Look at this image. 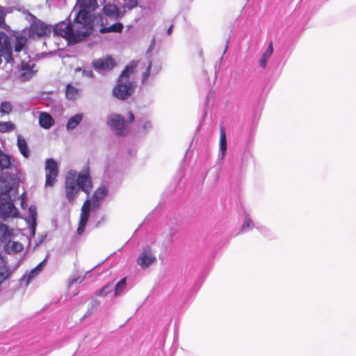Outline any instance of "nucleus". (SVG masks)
<instances>
[{
  "instance_id": "obj_39",
  "label": "nucleus",
  "mask_w": 356,
  "mask_h": 356,
  "mask_svg": "<svg viewBox=\"0 0 356 356\" xmlns=\"http://www.w3.org/2000/svg\"><path fill=\"white\" fill-rule=\"evenodd\" d=\"M178 232L177 228L175 226L170 227L168 236H169V241L170 243L174 241V237Z\"/></svg>"
},
{
  "instance_id": "obj_54",
  "label": "nucleus",
  "mask_w": 356,
  "mask_h": 356,
  "mask_svg": "<svg viewBox=\"0 0 356 356\" xmlns=\"http://www.w3.org/2000/svg\"><path fill=\"white\" fill-rule=\"evenodd\" d=\"M230 35L228 37V38L226 40V45H225V49H224V51H223V54H225V52L227 51V49H228V44H229V40H230Z\"/></svg>"
},
{
  "instance_id": "obj_46",
  "label": "nucleus",
  "mask_w": 356,
  "mask_h": 356,
  "mask_svg": "<svg viewBox=\"0 0 356 356\" xmlns=\"http://www.w3.org/2000/svg\"><path fill=\"white\" fill-rule=\"evenodd\" d=\"M86 225L87 223L79 222L78 228L76 229L77 234L81 235L84 232Z\"/></svg>"
},
{
  "instance_id": "obj_3",
  "label": "nucleus",
  "mask_w": 356,
  "mask_h": 356,
  "mask_svg": "<svg viewBox=\"0 0 356 356\" xmlns=\"http://www.w3.org/2000/svg\"><path fill=\"white\" fill-rule=\"evenodd\" d=\"M76 6H79V10L74 19V23L82 24L89 31L93 29L95 23L103 26V15L101 13L98 15L91 13L98 7L97 0H77Z\"/></svg>"
},
{
  "instance_id": "obj_52",
  "label": "nucleus",
  "mask_w": 356,
  "mask_h": 356,
  "mask_svg": "<svg viewBox=\"0 0 356 356\" xmlns=\"http://www.w3.org/2000/svg\"><path fill=\"white\" fill-rule=\"evenodd\" d=\"M100 202L101 201L99 200L92 199V201H91V206H92L94 208L97 209L100 205Z\"/></svg>"
},
{
  "instance_id": "obj_61",
  "label": "nucleus",
  "mask_w": 356,
  "mask_h": 356,
  "mask_svg": "<svg viewBox=\"0 0 356 356\" xmlns=\"http://www.w3.org/2000/svg\"><path fill=\"white\" fill-rule=\"evenodd\" d=\"M76 280H77L76 279V280H75V279H74V280H72V282H71V284H73V283H74V282H76Z\"/></svg>"
},
{
  "instance_id": "obj_2",
  "label": "nucleus",
  "mask_w": 356,
  "mask_h": 356,
  "mask_svg": "<svg viewBox=\"0 0 356 356\" xmlns=\"http://www.w3.org/2000/svg\"><path fill=\"white\" fill-rule=\"evenodd\" d=\"M92 187V183L88 165L84 166L79 173L74 170H70L65 176V193L70 204L74 203L80 191L88 195Z\"/></svg>"
},
{
  "instance_id": "obj_62",
  "label": "nucleus",
  "mask_w": 356,
  "mask_h": 356,
  "mask_svg": "<svg viewBox=\"0 0 356 356\" xmlns=\"http://www.w3.org/2000/svg\"><path fill=\"white\" fill-rule=\"evenodd\" d=\"M101 222V221H99L97 225H96V227H98L99 224Z\"/></svg>"
},
{
  "instance_id": "obj_43",
  "label": "nucleus",
  "mask_w": 356,
  "mask_h": 356,
  "mask_svg": "<svg viewBox=\"0 0 356 356\" xmlns=\"http://www.w3.org/2000/svg\"><path fill=\"white\" fill-rule=\"evenodd\" d=\"M273 52V42L270 41L267 47L266 51L263 53L264 57H268V58L272 56Z\"/></svg>"
},
{
  "instance_id": "obj_18",
  "label": "nucleus",
  "mask_w": 356,
  "mask_h": 356,
  "mask_svg": "<svg viewBox=\"0 0 356 356\" xmlns=\"http://www.w3.org/2000/svg\"><path fill=\"white\" fill-rule=\"evenodd\" d=\"M17 145L18 147L19 151L20 153L25 157L29 158L30 156V149L28 147L27 143L25 138L19 135L17 136Z\"/></svg>"
},
{
  "instance_id": "obj_56",
  "label": "nucleus",
  "mask_w": 356,
  "mask_h": 356,
  "mask_svg": "<svg viewBox=\"0 0 356 356\" xmlns=\"http://www.w3.org/2000/svg\"><path fill=\"white\" fill-rule=\"evenodd\" d=\"M259 229L260 232L261 233H263L264 234H265V235H266V232H268V229L266 227H260Z\"/></svg>"
},
{
  "instance_id": "obj_48",
  "label": "nucleus",
  "mask_w": 356,
  "mask_h": 356,
  "mask_svg": "<svg viewBox=\"0 0 356 356\" xmlns=\"http://www.w3.org/2000/svg\"><path fill=\"white\" fill-rule=\"evenodd\" d=\"M268 60V58L264 57V56L262 54V56L259 61V65L262 69H264L266 67Z\"/></svg>"
},
{
  "instance_id": "obj_15",
  "label": "nucleus",
  "mask_w": 356,
  "mask_h": 356,
  "mask_svg": "<svg viewBox=\"0 0 356 356\" xmlns=\"http://www.w3.org/2000/svg\"><path fill=\"white\" fill-rule=\"evenodd\" d=\"M54 119L49 113L46 112L40 113L39 124L42 128L49 129L54 124Z\"/></svg>"
},
{
  "instance_id": "obj_50",
  "label": "nucleus",
  "mask_w": 356,
  "mask_h": 356,
  "mask_svg": "<svg viewBox=\"0 0 356 356\" xmlns=\"http://www.w3.org/2000/svg\"><path fill=\"white\" fill-rule=\"evenodd\" d=\"M126 121V125L131 124L135 121V115L132 111L128 112L127 120Z\"/></svg>"
},
{
  "instance_id": "obj_16",
  "label": "nucleus",
  "mask_w": 356,
  "mask_h": 356,
  "mask_svg": "<svg viewBox=\"0 0 356 356\" xmlns=\"http://www.w3.org/2000/svg\"><path fill=\"white\" fill-rule=\"evenodd\" d=\"M227 149V138L225 128L223 127H220V143H219V158L220 159H223L226 155Z\"/></svg>"
},
{
  "instance_id": "obj_25",
  "label": "nucleus",
  "mask_w": 356,
  "mask_h": 356,
  "mask_svg": "<svg viewBox=\"0 0 356 356\" xmlns=\"http://www.w3.org/2000/svg\"><path fill=\"white\" fill-rule=\"evenodd\" d=\"M99 305H100L99 300H96V299L92 300L90 302L89 307L88 308L87 312L83 316V317L81 318V321H83V319L87 318L88 316L91 315L95 312H96L97 309V307H99Z\"/></svg>"
},
{
  "instance_id": "obj_35",
  "label": "nucleus",
  "mask_w": 356,
  "mask_h": 356,
  "mask_svg": "<svg viewBox=\"0 0 356 356\" xmlns=\"http://www.w3.org/2000/svg\"><path fill=\"white\" fill-rule=\"evenodd\" d=\"M35 72L36 71L23 72L19 74V79L21 81L26 82L29 81L33 76Z\"/></svg>"
},
{
  "instance_id": "obj_36",
  "label": "nucleus",
  "mask_w": 356,
  "mask_h": 356,
  "mask_svg": "<svg viewBox=\"0 0 356 356\" xmlns=\"http://www.w3.org/2000/svg\"><path fill=\"white\" fill-rule=\"evenodd\" d=\"M251 157V154L250 151L245 149L243 151V154H241V168L246 165L247 162Z\"/></svg>"
},
{
  "instance_id": "obj_38",
  "label": "nucleus",
  "mask_w": 356,
  "mask_h": 356,
  "mask_svg": "<svg viewBox=\"0 0 356 356\" xmlns=\"http://www.w3.org/2000/svg\"><path fill=\"white\" fill-rule=\"evenodd\" d=\"M51 174L46 173L45 186H53L56 182V177Z\"/></svg>"
},
{
  "instance_id": "obj_31",
  "label": "nucleus",
  "mask_w": 356,
  "mask_h": 356,
  "mask_svg": "<svg viewBox=\"0 0 356 356\" xmlns=\"http://www.w3.org/2000/svg\"><path fill=\"white\" fill-rule=\"evenodd\" d=\"M10 271L6 265L0 266V284L9 277Z\"/></svg>"
},
{
  "instance_id": "obj_58",
  "label": "nucleus",
  "mask_w": 356,
  "mask_h": 356,
  "mask_svg": "<svg viewBox=\"0 0 356 356\" xmlns=\"http://www.w3.org/2000/svg\"><path fill=\"white\" fill-rule=\"evenodd\" d=\"M172 30H173V25H171L167 30V34L168 35H171L172 32Z\"/></svg>"
},
{
  "instance_id": "obj_14",
  "label": "nucleus",
  "mask_w": 356,
  "mask_h": 356,
  "mask_svg": "<svg viewBox=\"0 0 356 356\" xmlns=\"http://www.w3.org/2000/svg\"><path fill=\"white\" fill-rule=\"evenodd\" d=\"M13 232V229H10L8 225L0 222V241L1 243H10L11 239L15 238Z\"/></svg>"
},
{
  "instance_id": "obj_17",
  "label": "nucleus",
  "mask_w": 356,
  "mask_h": 356,
  "mask_svg": "<svg viewBox=\"0 0 356 356\" xmlns=\"http://www.w3.org/2000/svg\"><path fill=\"white\" fill-rule=\"evenodd\" d=\"M70 31V24H66L65 22L58 23L54 28V32L55 35L65 36L66 38H67V34Z\"/></svg>"
},
{
  "instance_id": "obj_9",
  "label": "nucleus",
  "mask_w": 356,
  "mask_h": 356,
  "mask_svg": "<svg viewBox=\"0 0 356 356\" xmlns=\"http://www.w3.org/2000/svg\"><path fill=\"white\" fill-rule=\"evenodd\" d=\"M156 261V258L152 253L151 248L148 245L143 248L142 252L138 255V257L137 258V264L143 269L148 268Z\"/></svg>"
},
{
  "instance_id": "obj_5",
  "label": "nucleus",
  "mask_w": 356,
  "mask_h": 356,
  "mask_svg": "<svg viewBox=\"0 0 356 356\" xmlns=\"http://www.w3.org/2000/svg\"><path fill=\"white\" fill-rule=\"evenodd\" d=\"M106 124L118 136H125L126 121L124 118L117 113H111L107 116Z\"/></svg>"
},
{
  "instance_id": "obj_41",
  "label": "nucleus",
  "mask_w": 356,
  "mask_h": 356,
  "mask_svg": "<svg viewBox=\"0 0 356 356\" xmlns=\"http://www.w3.org/2000/svg\"><path fill=\"white\" fill-rule=\"evenodd\" d=\"M76 71H82V74L84 76H87L89 78H95V74L92 70H86V69H82L81 67H78L76 69Z\"/></svg>"
},
{
  "instance_id": "obj_4",
  "label": "nucleus",
  "mask_w": 356,
  "mask_h": 356,
  "mask_svg": "<svg viewBox=\"0 0 356 356\" xmlns=\"http://www.w3.org/2000/svg\"><path fill=\"white\" fill-rule=\"evenodd\" d=\"M136 85L133 81H122L118 82L113 89V95L120 100H126L135 91Z\"/></svg>"
},
{
  "instance_id": "obj_19",
  "label": "nucleus",
  "mask_w": 356,
  "mask_h": 356,
  "mask_svg": "<svg viewBox=\"0 0 356 356\" xmlns=\"http://www.w3.org/2000/svg\"><path fill=\"white\" fill-rule=\"evenodd\" d=\"M45 164V171L47 174H51L54 176H58V166L56 161L54 159H47L46 160Z\"/></svg>"
},
{
  "instance_id": "obj_55",
  "label": "nucleus",
  "mask_w": 356,
  "mask_h": 356,
  "mask_svg": "<svg viewBox=\"0 0 356 356\" xmlns=\"http://www.w3.org/2000/svg\"><path fill=\"white\" fill-rule=\"evenodd\" d=\"M26 207H27L26 201H25L24 200H21V208L22 209H25Z\"/></svg>"
},
{
  "instance_id": "obj_53",
  "label": "nucleus",
  "mask_w": 356,
  "mask_h": 356,
  "mask_svg": "<svg viewBox=\"0 0 356 356\" xmlns=\"http://www.w3.org/2000/svg\"><path fill=\"white\" fill-rule=\"evenodd\" d=\"M18 195H19V193H17V195L16 198L15 199V200L17 198H20L21 200H24L25 201H26V193L24 191L23 192V193L19 197H18Z\"/></svg>"
},
{
  "instance_id": "obj_26",
  "label": "nucleus",
  "mask_w": 356,
  "mask_h": 356,
  "mask_svg": "<svg viewBox=\"0 0 356 356\" xmlns=\"http://www.w3.org/2000/svg\"><path fill=\"white\" fill-rule=\"evenodd\" d=\"M27 38L24 35H19L16 37L15 43V51L20 52L24 47Z\"/></svg>"
},
{
  "instance_id": "obj_51",
  "label": "nucleus",
  "mask_w": 356,
  "mask_h": 356,
  "mask_svg": "<svg viewBox=\"0 0 356 356\" xmlns=\"http://www.w3.org/2000/svg\"><path fill=\"white\" fill-rule=\"evenodd\" d=\"M46 238H47V234L41 235L40 236V238L36 241L33 249L35 250L38 247H39L43 243V241L46 239Z\"/></svg>"
},
{
  "instance_id": "obj_44",
  "label": "nucleus",
  "mask_w": 356,
  "mask_h": 356,
  "mask_svg": "<svg viewBox=\"0 0 356 356\" xmlns=\"http://www.w3.org/2000/svg\"><path fill=\"white\" fill-rule=\"evenodd\" d=\"M6 51L5 59L7 63H11L14 61V58L13 57L10 47L7 49V50H4Z\"/></svg>"
},
{
  "instance_id": "obj_23",
  "label": "nucleus",
  "mask_w": 356,
  "mask_h": 356,
  "mask_svg": "<svg viewBox=\"0 0 356 356\" xmlns=\"http://www.w3.org/2000/svg\"><path fill=\"white\" fill-rule=\"evenodd\" d=\"M127 277L122 278L119 282H118L113 288L114 296H119L122 292L126 289L127 286Z\"/></svg>"
},
{
  "instance_id": "obj_20",
  "label": "nucleus",
  "mask_w": 356,
  "mask_h": 356,
  "mask_svg": "<svg viewBox=\"0 0 356 356\" xmlns=\"http://www.w3.org/2000/svg\"><path fill=\"white\" fill-rule=\"evenodd\" d=\"M83 114L77 113L75 115L71 117L67 123L66 129L68 131L74 129L82 121Z\"/></svg>"
},
{
  "instance_id": "obj_57",
  "label": "nucleus",
  "mask_w": 356,
  "mask_h": 356,
  "mask_svg": "<svg viewBox=\"0 0 356 356\" xmlns=\"http://www.w3.org/2000/svg\"><path fill=\"white\" fill-rule=\"evenodd\" d=\"M4 23V15L0 12V25Z\"/></svg>"
},
{
  "instance_id": "obj_40",
  "label": "nucleus",
  "mask_w": 356,
  "mask_h": 356,
  "mask_svg": "<svg viewBox=\"0 0 356 356\" xmlns=\"http://www.w3.org/2000/svg\"><path fill=\"white\" fill-rule=\"evenodd\" d=\"M90 217V213L85 211V208L81 209L79 222L87 223Z\"/></svg>"
},
{
  "instance_id": "obj_29",
  "label": "nucleus",
  "mask_w": 356,
  "mask_h": 356,
  "mask_svg": "<svg viewBox=\"0 0 356 356\" xmlns=\"http://www.w3.org/2000/svg\"><path fill=\"white\" fill-rule=\"evenodd\" d=\"M107 195V189L104 186L98 188L92 195V199L102 201Z\"/></svg>"
},
{
  "instance_id": "obj_24",
  "label": "nucleus",
  "mask_w": 356,
  "mask_h": 356,
  "mask_svg": "<svg viewBox=\"0 0 356 356\" xmlns=\"http://www.w3.org/2000/svg\"><path fill=\"white\" fill-rule=\"evenodd\" d=\"M79 92V89L72 84L68 83L65 89V97L69 100H74L76 98Z\"/></svg>"
},
{
  "instance_id": "obj_1",
  "label": "nucleus",
  "mask_w": 356,
  "mask_h": 356,
  "mask_svg": "<svg viewBox=\"0 0 356 356\" xmlns=\"http://www.w3.org/2000/svg\"><path fill=\"white\" fill-rule=\"evenodd\" d=\"M22 173L11 164V156L0 149V219L7 221L10 218H21L15 206Z\"/></svg>"
},
{
  "instance_id": "obj_45",
  "label": "nucleus",
  "mask_w": 356,
  "mask_h": 356,
  "mask_svg": "<svg viewBox=\"0 0 356 356\" xmlns=\"http://www.w3.org/2000/svg\"><path fill=\"white\" fill-rule=\"evenodd\" d=\"M85 207V211H88V213H90L91 210V200L90 198H87L85 201L84 204H83L81 209H83Z\"/></svg>"
},
{
  "instance_id": "obj_8",
  "label": "nucleus",
  "mask_w": 356,
  "mask_h": 356,
  "mask_svg": "<svg viewBox=\"0 0 356 356\" xmlns=\"http://www.w3.org/2000/svg\"><path fill=\"white\" fill-rule=\"evenodd\" d=\"M30 15L33 19V22L29 30L31 35H37L38 36H43L49 35L51 33V29L46 23L37 19L31 14H30Z\"/></svg>"
},
{
  "instance_id": "obj_33",
  "label": "nucleus",
  "mask_w": 356,
  "mask_h": 356,
  "mask_svg": "<svg viewBox=\"0 0 356 356\" xmlns=\"http://www.w3.org/2000/svg\"><path fill=\"white\" fill-rule=\"evenodd\" d=\"M13 110V106L9 102H3L0 104V113L1 114H8Z\"/></svg>"
},
{
  "instance_id": "obj_7",
  "label": "nucleus",
  "mask_w": 356,
  "mask_h": 356,
  "mask_svg": "<svg viewBox=\"0 0 356 356\" xmlns=\"http://www.w3.org/2000/svg\"><path fill=\"white\" fill-rule=\"evenodd\" d=\"M29 218H26L25 220L27 224H30L29 226V236H27L28 239V247L29 248L31 245V239L35 237L36 227H37V208L34 205H31L29 209Z\"/></svg>"
},
{
  "instance_id": "obj_34",
  "label": "nucleus",
  "mask_w": 356,
  "mask_h": 356,
  "mask_svg": "<svg viewBox=\"0 0 356 356\" xmlns=\"http://www.w3.org/2000/svg\"><path fill=\"white\" fill-rule=\"evenodd\" d=\"M35 66L34 63H26L24 61H22L20 65L18 67L19 70L24 72H29L34 71L33 68Z\"/></svg>"
},
{
  "instance_id": "obj_6",
  "label": "nucleus",
  "mask_w": 356,
  "mask_h": 356,
  "mask_svg": "<svg viewBox=\"0 0 356 356\" xmlns=\"http://www.w3.org/2000/svg\"><path fill=\"white\" fill-rule=\"evenodd\" d=\"M92 67L98 72L112 70L116 66V62L111 56H106L92 60Z\"/></svg>"
},
{
  "instance_id": "obj_60",
  "label": "nucleus",
  "mask_w": 356,
  "mask_h": 356,
  "mask_svg": "<svg viewBox=\"0 0 356 356\" xmlns=\"http://www.w3.org/2000/svg\"><path fill=\"white\" fill-rule=\"evenodd\" d=\"M45 99H46L48 102H51H51H53V99H52L51 97H46Z\"/></svg>"
},
{
  "instance_id": "obj_11",
  "label": "nucleus",
  "mask_w": 356,
  "mask_h": 356,
  "mask_svg": "<svg viewBox=\"0 0 356 356\" xmlns=\"http://www.w3.org/2000/svg\"><path fill=\"white\" fill-rule=\"evenodd\" d=\"M138 64V60H133L128 65H127L117 79L118 82H122V81H131L129 80L130 76L136 73V67Z\"/></svg>"
},
{
  "instance_id": "obj_32",
  "label": "nucleus",
  "mask_w": 356,
  "mask_h": 356,
  "mask_svg": "<svg viewBox=\"0 0 356 356\" xmlns=\"http://www.w3.org/2000/svg\"><path fill=\"white\" fill-rule=\"evenodd\" d=\"M210 95H211V93L208 94L207 96L205 98L204 106L203 110L202 111V117H201V119H200V124H199L197 129H200L202 122L204 120V119L206 118V117L207 115L208 102L209 100Z\"/></svg>"
},
{
  "instance_id": "obj_21",
  "label": "nucleus",
  "mask_w": 356,
  "mask_h": 356,
  "mask_svg": "<svg viewBox=\"0 0 356 356\" xmlns=\"http://www.w3.org/2000/svg\"><path fill=\"white\" fill-rule=\"evenodd\" d=\"M10 243H7L5 245L6 252L8 254H15L22 251L24 245L20 242L13 241L11 245Z\"/></svg>"
},
{
  "instance_id": "obj_49",
  "label": "nucleus",
  "mask_w": 356,
  "mask_h": 356,
  "mask_svg": "<svg viewBox=\"0 0 356 356\" xmlns=\"http://www.w3.org/2000/svg\"><path fill=\"white\" fill-rule=\"evenodd\" d=\"M152 128V123L150 121H145L142 127L143 130L145 131V133H147L149 130H151Z\"/></svg>"
},
{
  "instance_id": "obj_42",
  "label": "nucleus",
  "mask_w": 356,
  "mask_h": 356,
  "mask_svg": "<svg viewBox=\"0 0 356 356\" xmlns=\"http://www.w3.org/2000/svg\"><path fill=\"white\" fill-rule=\"evenodd\" d=\"M254 224L252 223L251 219L248 217V215L245 216V220L241 227V231L245 230L247 227H252Z\"/></svg>"
},
{
  "instance_id": "obj_13",
  "label": "nucleus",
  "mask_w": 356,
  "mask_h": 356,
  "mask_svg": "<svg viewBox=\"0 0 356 356\" xmlns=\"http://www.w3.org/2000/svg\"><path fill=\"white\" fill-rule=\"evenodd\" d=\"M47 260V257H46L40 263H39L34 268H33L28 275H24L20 279L19 282H22L24 280L26 281L25 284L28 286L31 282V280L33 279L36 275H38L44 268L46 265V262Z\"/></svg>"
},
{
  "instance_id": "obj_10",
  "label": "nucleus",
  "mask_w": 356,
  "mask_h": 356,
  "mask_svg": "<svg viewBox=\"0 0 356 356\" xmlns=\"http://www.w3.org/2000/svg\"><path fill=\"white\" fill-rule=\"evenodd\" d=\"M91 35V31H71L67 34V42L69 45H74L81 42L86 40Z\"/></svg>"
},
{
  "instance_id": "obj_30",
  "label": "nucleus",
  "mask_w": 356,
  "mask_h": 356,
  "mask_svg": "<svg viewBox=\"0 0 356 356\" xmlns=\"http://www.w3.org/2000/svg\"><path fill=\"white\" fill-rule=\"evenodd\" d=\"M114 1H118L119 3V0H113ZM124 3L122 4V8H127L128 10H132L139 6L138 0H123Z\"/></svg>"
},
{
  "instance_id": "obj_27",
  "label": "nucleus",
  "mask_w": 356,
  "mask_h": 356,
  "mask_svg": "<svg viewBox=\"0 0 356 356\" xmlns=\"http://www.w3.org/2000/svg\"><path fill=\"white\" fill-rule=\"evenodd\" d=\"M15 129V125L12 122L0 121V133H8Z\"/></svg>"
},
{
  "instance_id": "obj_22",
  "label": "nucleus",
  "mask_w": 356,
  "mask_h": 356,
  "mask_svg": "<svg viewBox=\"0 0 356 356\" xmlns=\"http://www.w3.org/2000/svg\"><path fill=\"white\" fill-rule=\"evenodd\" d=\"M124 26L121 22H115L108 27L102 26L100 29L102 33H121L123 30Z\"/></svg>"
},
{
  "instance_id": "obj_37",
  "label": "nucleus",
  "mask_w": 356,
  "mask_h": 356,
  "mask_svg": "<svg viewBox=\"0 0 356 356\" xmlns=\"http://www.w3.org/2000/svg\"><path fill=\"white\" fill-rule=\"evenodd\" d=\"M152 65V60H149V64L145 71L142 74V83H145L150 75L151 68Z\"/></svg>"
},
{
  "instance_id": "obj_59",
  "label": "nucleus",
  "mask_w": 356,
  "mask_h": 356,
  "mask_svg": "<svg viewBox=\"0 0 356 356\" xmlns=\"http://www.w3.org/2000/svg\"><path fill=\"white\" fill-rule=\"evenodd\" d=\"M140 122H142V119L140 118L136 117V123L138 125Z\"/></svg>"
},
{
  "instance_id": "obj_47",
  "label": "nucleus",
  "mask_w": 356,
  "mask_h": 356,
  "mask_svg": "<svg viewBox=\"0 0 356 356\" xmlns=\"http://www.w3.org/2000/svg\"><path fill=\"white\" fill-rule=\"evenodd\" d=\"M154 45H155V39H154V38H153L152 40H151V43L149 44L148 49L146 51V56H149V58H150L151 52H152V49H154Z\"/></svg>"
},
{
  "instance_id": "obj_28",
  "label": "nucleus",
  "mask_w": 356,
  "mask_h": 356,
  "mask_svg": "<svg viewBox=\"0 0 356 356\" xmlns=\"http://www.w3.org/2000/svg\"><path fill=\"white\" fill-rule=\"evenodd\" d=\"M113 291V284L109 282L104 285L102 289L97 290L95 293L96 296H106Z\"/></svg>"
},
{
  "instance_id": "obj_12",
  "label": "nucleus",
  "mask_w": 356,
  "mask_h": 356,
  "mask_svg": "<svg viewBox=\"0 0 356 356\" xmlns=\"http://www.w3.org/2000/svg\"><path fill=\"white\" fill-rule=\"evenodd\" d=\"M103 16L105 15L111 19H118L122 17L124 15V11L122 12L117 6L111 3H107L104 6Z\"/></svg>"
}]
</instances>
